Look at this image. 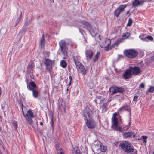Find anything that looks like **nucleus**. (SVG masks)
<instances>
[{
	"mask_svg": "<svg viewBox=\"0 0 154 154\" xmlns=\"http://www.w3.org/2000/svg\"><path fill=\"white\" fill-rule=\"evenodd\" d=\"M124 110L128 111H129L130 107L129 106L126 105H125L118 109L117 112H115L113 114L112 118V125L111 127L112 129L116 131H119L120 132L122 131V128L119 127L118 125V122L120 123H122L121 116H119V120L116 117V116H118L120 111Z\"/></svg>",
	"mask_w": 154,
	"mask_h": 154,
	"instance_id": "f257e3e1",
	"label": "nucleus"
},
{
	"mask_svg": "<svg viewBox=\"0 0 154 154\" xmlns=\"http://www.w3.org/2000/svg\"><path fill=\"white\" fill-rule=\"evenodd\" d=\"M92 111L88 106H86L84 109L83 115L86 125L90 129L94 128L96 125V122L92 119Z\"/></svg>",
	"mask_w": 154,
	"mask_h": 154,
	"instance_id": "f03ea898",
	"label": "nucleus"
},
{
	"mask_svg": "<svg viewBox=\"0 0 154 154\" xmlns=\"http://www.w3.org/2000/svg\"><path fill=\"white\" fill-rule=\"evenodd\" d=\"M82 24L83 25V27L88 30L93 37L96 35L98 36L99 35L97 33V29L96 27L90 24L86 21L83 22Z\"/></svg>",
	"mask_w": 154,
	"mask_h": 154,
	"instance_id": "7ed1b4c3",
	"label": "nucleus"
},
{
	"mask_svg": "<svg viewBox=\"0 0 154 154\" xmlns=\"http://www.w3.org/2000/svg\"><path fill=\"white\" fill-rule=\"evenodd\" d=\"M26 109L25 107H24V108L23 107H22V113L26 120V121L31 125H32L33 124V121L32 118H34L35 117V116L31 109H29L28 110L27 112L26 113H25L23 110V109Z\"/></svg>",
	"mask_w": 154,
	"mask_h": 154,
	"instance_id": "20e7f679",
	"label": "nucleus"
},
{
	"mask_svg": "<svg viewBox=\"0 0 154 154\" xmlns=\"http://www.w3.org/2000/svg\"><path fill=\"white\" fill-rule=\"evenodd\" d=\"M119 146L125 152L130 153L134 151V148L131 144L128 142L125 141L121 143Z\"/></svg>",
	"mask_w": 154,
	"mask_h": 154,
	"instance_id": "39448f33",
	"label": "nucleus"
},
{
	"mask_svg": "<svg viewBox=\"0 0 154 154\" xmlns=\"http://www.w3.org/2000/svg\"><path fill=\"white\" fill-rule=\"evenodd\" d=\"M97 40L99 43L100 46L102 48H107L111 43V41L109 39L104 38L102 40H101V38L100 35H98Z\"/></svg>",
	"mask_w": 154,
	"mask_h": 154,
	"instance_id": "423d86ee",
	"label": "nucleus"
},
{
	"mask_svg": "<svg viewBox=\"0 0 154 154\" xmlns=\"http://www.w3.org/2000/svg\"><path fill=\"white\" fill-rule=\"evenodd\" d=\"M124 54L129 58H133L138 55V52L133 49L127 50L124 51Z\"/></svg>",
	"mask_w": 154,
	"mask_h": 154,
	"instance_id": "0eeeda50",
	"label": "nucleus"
},
{
	"mask_svg": "<svg viewBox=\"0 0 154 154\" xmlns=\"http://www.w3.org/2000/svg\"><path fill=\"white\" fill-rule=\"evenodd\" d=\"M123 89L121 87H112L109 88V93L110 95L114 94L117 92H122Z\"/></svg>",
	"mask_w": 154,
	"mask_h": 154,
	"instance_id": "6e6552de",
	"label": "nucleus"
},
{
	"mask_svg": "<svg viewBox=\"0 0 154 154\" xmlns=\"http://www.w3.org/2000/svg\"><path fill=\"white\" fill-rule=\"evenodd\" d=\"M59 45L63 54L64 55H66L67 54L66 48L65 41L64 40H61L59 42Z\"/></svg>",
	"mask_w": 154,
	"mask_h": 154,
	"instance_id": "1a4fd4ad",
	"label": "nucleus"
},
{
	"mask_svg": "<svg viewBox=\"0 0 154 154\" xmlns=\"http://www.w3.org/2000/svg\"><path fill=\"white\" fill-rule=\"evenodd\" d=\"M126 7V5H120L117 8L115 12V15L116 16V17H118L120 14L123 11L124 9Z\"/></svg>",
	"mask_w": 154,
	"mask_h": 154,
	"instance_id": "9d476101",
	"label": "nucleus"
},
{
	"mask_svg": "<svg viewBox=\"0 0 154 154\" xmlns=\"http://www.w3.org/2000/svg\"><path fill=\"white\" fill-rule=\"evenodd\" d=\"M129 68L130 69L131 72L134 75H137L141 72V70L139 67L137 66L132 67L129 66Z\"/></svg>",
	"mask_w": 154,
	"mask_h": 154,
	"instance_id": "9b49d317",
	"label": "nucleus"
},
{
	"mask_svg": "<svg viewBox=\"0 0 154 154\" xmlns=\"http://www.w3.org/2000/svg\"><path fill=\"white\" fill-rule=\"evenodd\" d=\"M45 63L47 69L49 71H50L52 69V66L54 63V62L49 59H46Z\"/></svg>",
	"mask_w": 154,
	"mask_h": 154,
	"instance_id": "f8f14e48",
	"label": "nucleus"
},
{
	"mask_svg": "<svg viewBox=\"0 0 154 154\" xmlns=\"http://www.w3.org/2000/svg\"><path fill=\"white\" fill-rule=\"evenodd\" d=\"M79 71L83 74H85L86 73V70L84 66L80 63V64L75 65Z\"/></svg>",
	"mask_w": 154,
	"mask_h": 154,
	"instance_id": "ddd939ff",
	"label": "nucleus"
},
{
	"mask_svg": "<svg viewBox=\"0 0 154 154\" xmlns=\"http://www.w3.org/2000/svg\"><path fill=\"white\" fill-rule=\"evenodd\" d=\"M132 75L131 70L129 67V68L125 71L123 77L125 79H128L132 76Z\"/></svg>",
	"mask_w": 154,
	"mask_h": 154,
	"instance_id": "4468645a",
	"label": "nucleus"
},
{
	"mask_svg": "<svg viewBox=\"0 0 154 154\" xmlns=\"http://www.w3.org/2000/svg\"><path fill=\"white\" fill-rule=\"evenodd\" d=\"M85 52L87 60H91L93 55V51L91 50H88L86 51Z\"/></svg>",
	"mask_w": 154,
	"mask_h": 154,
	"instance_id": "2eb2a0df",
	"label": "nucleus"
},
{
	"mask_svg": "<svg viewBox=\"0 0 154 154\" xmlns=\"http://www.w3.org/2000/svg\"><path fill=\"white\" fill-rule=\"evenodd\" d=\"M72 57L75 65L80 64V62L79 61L80 57L77 53L74 54Z\"/></svg>",
	"mask_w": 154,
	"mask_h": 154,
	"instance_id": "dca6fc26",
	"label": "nucleus"
},
{
	"mask_svg": "<svg viewBox=\"0 0 154 154\" xmlns=\"http://www.w3.org/2000/svg\"><path fill=\"white\" fill-rule=\"evenodd\" d=\"M34 67V65L33 62L30 61L27 66V71L29 72L32 73L33 68Z\"/></svg>",
	"mask_w": 154,
	"mask_h": 154,
	"instance_id": "f3484780",
	"label": "nucleus"
},
{
	"mask_svg": "<svg viewBox=\"0 0 154 154\" xmlns=\"http://www.w3.org/2000/svg\"><path fill=\"white\" fill-rule=\"evenodd\" d=\"M143 2V0H134L133 2L132 5L133 6L136 7L142 5Z\"/></svg>",
	"mask_w": 154,
	"mask_h": 154,
	"instance_id": "a211bd4d",
	"label": "nucleus"
},
{
	"mask_svg": "<svg viewBox=\"0 0 154 154\" xmlns=\"http://www.w3.org/2000/svg\"><path fill=\"white\" fill-rule=\"evenodd\" d=\"M101 143L99 141H97L96 143H94L93 146L94 149L96 150H100L101 148Z\"/></svg>",
	"mask_w": 154,
	"mask_h": 154,
	"instance_id": "6ab92c4d",
	"label": "nucleus"
},
{
	"mask_svg": "<svg viewBox=\"0 0 154 154\" xmlns=\"http://www.w3.org/2000/svg\"><path fill=\"white\" fill-rule=\"evenodd\" d=\"M104 99H101L100 97H98L96 99L95 102L96 103H98L101 106L103 105V104H105V103H104Z\"/></svg>",
	"mask_w": 154,
	"mask_h": 154,
	"instance_id": "aec40b11",
	"label": "nucleus"
},
{
	"mask_svg": "<svg viewBox=\"0 0 154 154\" xmlns=\"http://www.w3.org/2000/svg\"><path fill=\"white\" fill-rule=\"evenodd\" d=\"M56 148L58 154H65L62 149L59 145L56 146Z\"/></svg>",
	"mask_w": 154,
	"mask_h": 154,
	"instance_id": "412c9836",
	"label": "nucleus"
},
{
	"mask_svg": "<svg viewBox=\"0 0 154 154\" xmlns=\"http://www.w3.org/2000/svg\"><path fill=\"white\" fill-rule=\"evenodd\" d=\"M60 65L63 68H66L67 66V63L64 60H62L61 61Z\"/></svg>",
	"mask_w": 154,
	"mask_h": 154,
	"instance_id": "4be33fe9",
	"label": "nucleus"
},
{
	"mask_svg": "<svg viewBox=\"0 0 154 154\" xmlns=\"http://www.w3.org/2000/svg\"><path fill=\"white\" fill-rule=\"evenodd\" d=\"M133 134L131 132H128L124 134L123 136L125 138H127L132 135Z\"/></svg>",
	"mask_w": 154,
	"mask_h": 154,
	"instance_id": "5701e85b",
	"label": "nucleus"
},
{
	"mask_svg": "<svg viewBox=\"0 0 154 154\" xmlns=\"http://www.w3.org/2000/svg\"><path fill=\"white\" fill-rule=\"evenodd\" d=\"M32 91L33 97L35 98H37L38 96V91L34 89H32Z\"/></svg>",
	"mask_w": 154,
	"mask_h": 154,
	"instance_id": "b1692460",
	"label": "nucleus"
},
{
	"mask_svg": "<svg viewBox=\"0 0 154 154\" xmlns=\"http://www.w3.org/2000/svg\"><path fill=\"white\" fill-rule=\"evenodd\" d=\"M144 41H152L153 40V38L151 36H148L145 37L144 38Z\"/></svg>",
	"mask_w": 154,
	"mask_h": 154,
	"instance_id": "393cba45",
	"label": "nucleus"
},
{
	"mask_svg": "<svg viewBox=\"0 0 154 154\" xmlns=\"http://www.w3.org/2000/svg\"><path fill=\"white\" fill-rule=\"evenodd\" d=\"M130 35V34L128 32H126L124 33L122 35V38L123 39H126Z\"/></svg>",
	"mask_w": 154,
	"mask_h": 154,
	"instance_id": "a878e982",
	"label": "nucleus"
},
{
	"mask_svg": "<svg viewBox=\"0 0 154 154\" xmlns=\"http://www.w3.org/2000/svg\"><path fill=\"white\" fill-rule=\"evenodd\" d=\"M73 154H81L79 150L77 148H75L72 150Z\"/></svg>",
	"mask_w": 154,
	"mask_h": 154,
	"instance_id": "bb28decb",
	"label": "nucleus"
},
{
	"mask_svg": "<svg viewBox=\"0 0 154 154\" xmlns=\"http://www.w3.org/2000/svg\"><path fill=\"white\" fill-rule=\"evenodd\" d=\"M45 38L44 36L43 35L42 36L41 38V39L40 41V45L42 47L44 46V44H45Z\"/></svg>",
	"mask_w": 154,
	"mask_h": 154,
	"instance_id": "cd10ccee",
	"label": "nucleus"
},
{
	"mask_svg": "<svg viewBox=\"0 0 154 154\" xmlns=\"http://www.w3.org/2000/svg\"><path fill=\"white\" fill-rule=\"evenodd\" d=\"M101 148L100 149V150L102 152H105L107 149V147L103 146L102 143H101Z\"/></svg>",
	"mask_w": 154,
	"mask_h": 154,
	"instance_id": "c85d7f7f",
	"label": "nucleus"
},
{
	"mask_svg": "<svg viewBox=\"0 0 154 154\" xmlns=\"http://www.w3.org/2000/svg\"><path fill=\"white\" fill-rule=\"evenodd\" d=\"M100 54V52H97L93 59L94 62H96Z\"/></svg>",
	"mask_w": 154,
	"mask_h": 154,
	"instance_id": "c756f323",
	"label": "nucleus"
},
{
	"mask_svg": "<svg viewBox=\"0 0 154 154\" xmlns=\"http://www.w3.org/2000/svg\"><path fill=\"white\" fill-rule=\"evenodd\" d=\"M132 23V20L130 18L129 19L128 21V23L127 24V26H130Z\"/></svg>",
	"mask_w": 154,
	"mask_h": 154,
	"instance_id": "7c9ffc66",
	"label": "nucleus"
},
{
	"mask_svg": "<svg viewBox=\"0 0 154 154\" xmlns=\"http://www.w3.org/2000/svg\"><path fill=\"white\" fill-rule=\"evenodd\" d=\"M88 86L90 88H91L94 86V84L92 82H90L88 84Z\"/></svg>",
	"mask_w": 154,
	"mask_h": 154,
	"instance_id": "2f4dec72",
	"label": "nucleus"
},
{
	"mask_svg": "<svg viewBox=\"0 0 154 154\" xmlns=\"http://www.w3.org/2000/svg\"><path fill=\"white\" fill-rule=\"evenodd\" d=\"M29 85L32 87L35 88L36 86V84L34 82H31L29 83Z\"/></svg>",
	"mask_w": 154,
	"mask_h": 154,
	"instance_id": "473e14b6",
	"label": "nucleus"
},
{
	"mask_svg": "<svg viewBox=\"0 0 154 154\" xmlns=\"http://www.w3.org/2000/svg\"><path fill=\"white\" fill-rule=\"evenodd\" d=\"M148 91L149 92H152L154 91V87H150Z\"/></svg>",
	"mask_w": 154,
	"mask_h": 154,
	"instance_id": "72a5a7b5",
	"label": "nucleus"
},
{
	"mask_svg": "<svg viewBox=\"0 0 154 154\" xmlns=\"http://www.w3.org/2000/svg\"><path fill=\"white\" fill-rule=\"evenodd\" d=\"M81 149L82 152H85L87 150V149L85 146H81Z\"/></svg>",
	"mask_w": 154,
	"mask_h": 154,
	"instance_id": "f704fd0d",
	"label": "nucleus"
},
{
	"mask_svg": "<svg viewBox=\"0 0 154 154\" xmlns=\"http://www.w3.org/2000/svg\"><path fill=\"white\" fill-rule=\"evenodd\" d=\"M122 40V39H120L119 40L117 41H116L115 43L114 44L113 46H117L120 42H121Z\"/></svg>",
	"mask_w": 154,
	"mask_h": 154,
	"instance_id": "c9c22d12",
	"label": "nucleus"
},
{
	"mask_svg": "<svg viewBox=\"0 0 154 154\" xmlns=\"http://www.w3.org/2000/svg\"><path fill=\"white\" fill-rule=\"evenodd\" d=\"M101 108L102 109L103 111H105L106 110V105L105 104H103V105H101Z\"/></svg>",
	"mask_w": 154,
	"mask_h": 154,
	"instance_id": "e433bc0d",
	"label": "nucleus"
},
{
	"mask_svg": "<svg viewBox=\"0 0 154 154\" xmlns=\"http://www.w3.org/2000/svg\"><path fill=\"white\" fill-rule=\"evenodd\" d=\"M129 126L128 125H125L123 127V129L124 130H126L129 128Z\"/></svg>",
	"mask_w": 154,
	"mask_h": 154,
	"instance_id": "4c0bfd02",
	"label": "nucleus"
},
{
	"mask_svg": "<svg viewBox=\"0 0 154 154\" xmlns=\"http://www.w3.org/2000/svg\"><path fill=\"white\" fill-rule=\"evenodd\" d=\"M27 88L29 90H31L32 91V89H33V88H31V87H30V85H27Z\"/></svg>",
	"mask_w": 154,
	"mask_h": 154,
	"instance_id": "58836bf2",
	"label": "nucleus"
},
{
	"mask_svg": "<svg viewBox=\"0 0 154 154\" xmlns=\"http://www.w3.org/2000/svg\"><path fill=\"white\" fill-rule=\"evenodd\" d=\"M12 123L15 127H16L17 125V123L16 121H14L12 122Z\"/></svg>",
	"mask_w": 154,
	"mask_h": 154,
	"instance_id": "ea45409f",
	"label": "nucleus"
},
{
	"mask_svg": "<svg viewBox=\"0 0 154 154\" xmlns=\"http://www.w3.org/2000/svg\"><path fill=\"white\" fill-rule=\"evenodd\" d=\"M142 137L143 140H146L148 138V137L146 136H142Z\"/></svg>",
	"mask_w": 154,
	"mask_h": 154,
	"instance_id": "a19ab883",
	"label": "nucleus"
},
{
	"mask_svg": "<svg viewBox=\"0 0 154 154\" xmlns=\"http://www.w3.org/2000/svg\"><path fill=\"white\" fill-rule=\"evenodd\" d=\"M138 98V96H135L133 99L134 101H136Z\"/></svg>",
	"mask_w": 154,
	"mask_h": 154,
	"instance_id": "79ce46f5",
	"label": "nucleus"
},
{
	"mask_svg": "<svg viewBox=\"0 0 154 154\" xmlns=\"http://www.w3.org/2000/svg\"><path fill=\"white\" fill-rule=\"evenodd\" d=\"M140 87L141 88H143L144 87V83H141L140 84Z\"/></svg>",
	"mask_w": 154,
	"mask_h": 154,
	"instance_id": "37998d69",
	"label": "nucleus"
},
{
	"mask_svg": "<svg viewBox=\"0 0 154 154\" xmlns=\"http://www.w3.org/2000/svg\"><path fill=\"white\" fill-rule=\"evenodd\" d=\"M139 38H140V39L142 40H143V41H144V38H145V37L144 38H143L142 36H141V35H140V36H139Z\"/></svg>",
	"mask_w": 154,
	"mask_h": 154,
	"instance_id": "c03bdc74",
	"label": "nucleus"
},
{
	"mask_svg": "<svg viewBox=\"0 0 154 154\" xmlns=\"http://www.w3.org/2000/svg\"><path fill=\"white\" fill-rule=\"evenodd\" d=\"M69 80H70V82H71L72 80V77L71 76H70L69 77Z\"/></svg>",
	"mask_w": 154,
	"mask_h": 154,
	"instance_id": "a18cd8bd",
	"label": "nucleus"
},
{
	"mask_svg": "<svg viewBox=\"0 0 154 154\" xmlns=\"http://www.w3.org/2000/svg\"><path fill=\"white\" fill-rule=\"evenodd\" d=\"M146 140H143V143H145V144H146Z\"/></svg>",
	"mask_w": 154,
	"mask_h": 154,
	"instance_id": "49530a36",
	"label": "nucleus"
},
{
	"mask_svg": "<svg viewBox=\"0 0 154 154\" xmlns=\"http://www.w3.org/2000/svg\"><path fill=\"white\" fill-rule=\"evenodd\" d=\"M21 16H22V13L20 12V15L19 20L21 18Z\"/></svg>",
	"mask_w": 154,
	"mask_h": 154,
	"instance_id": "de8ad7c7",
	"label": "nucleus"
},
{
	"mask_svg": "<svg viewBox=\"0 0 154 154\" xmlns=\"http://www.w3.org/2000/svg\"><path fill=\"white\" fill-rule=\"evenodd\" d=\"M152 60L154 61V55L151 58Z\"/></svg>",
	"mask_w": 154,
	"mask_h": 154,
	"instance_id": "09e8293b",
	"label": "nucleus"
},
{
	"mask_svg": "<svg viewBox=\"0 0 154 154\" xmlns=\"http://www.w3.org/2000/svg\"><path fill=\"white\" fill-rule=\"evenodd\" d=\"M71 82H70V81L69 82V83L68 84V85H69V86H70L71 85Z\"/></svg>",
	"mask_w": 154,
	"mask_h": 154,
	"instance_id": "8fccbe9b",
	"label": "nucleus"
},
{
	"mask_svg": "<svg viewBox=\"0 0 154 154\" xmlns=\"http://www.w3.org/2000/svg\"><path fill=\"white\" fill-rule=\"evenodd\" d=\"M43 123L42 122H40V125H43Z\"/></svg>",
	"mask_w": 154,
	"mask_h": 154,
	"instance_id": "3c124183",
	"label": "nucleus"
},
{
	"mask_svg": "<svg viewBox=\"0 0 154 154\" xmlns=\"http://www.w3.org/2000/svg\"><path fill=\"white\" fill-rule=\"evenodd\" d=\"M50 1L51 2L53 3L54 2V0H50Z\"/></svg>",
	"mask_w": 154,
	"mask_h": 154,
	"instance_id": "603ef678",
	"label": "nucleus"
},
{
	"mask_svg": "<svg viewBox=\"0 0 154 154\" xmlns=\"http://www.w3.org/2000/svg\"><path fill=\"white\" fill-rule=\"evenodd\" d=\"M79 30H80V32H81L82 34H83V31H80V29H79Z\"/></svg>",
	"mask_w": 154,
	"mask_h": 154,
	"instance_id": "864d4df0",
	"label": "nucleus"
},
{
	"mask_svg": "<svg viewBox=\"0 0 154 154\" xmlns=\"http://www.w3.org/2000/svg\"><path fill=\"white\" fill-rule=\"evenodd\" d=\"M134 154H137V151H136L134 152Z\"/></svg>",
	"mask_w": 154,
	"mask_h": 154,
	"instance_id": "5fc2aeb1",
	"label": "nucleus"
},
{
	"mask_svg": "<svg viewBox=\"0 0 154 154\" xmlns=\"http://www.w3.org/2000/svg\"><path fill=\"white\" fill-rule=\"evenodd\" d=\"M51 123H52V124H53V121L52 119H51Z\"/></svg>",
	"mask_w": 154,
	"mask_h": 154,
	"instance_id": "6e6d98bb",
	"label": "nucleus"
},
{
	"mask_svg": "<svg viewBox=\"0 0 154 154\" xmlns=\"http://www.w3.org/2000/svg\"><path fill=\"white\" fill-rule=\"evenodd\" d=\"M1 89L0 88V95H1Z\"/></svg>",
	"mask_w": 154,
	"mask_h": 154,
	"instance_id": "4d7b16f0",
	"label": "nucleus"
},
{
	"mask_svg": "<svg viewBox=\"0 0 154 154\" xmlns=\"http://www.w3.org/2000/svg\"><path fill=\"white\" fill-rule=\"evenodd\" d=\"M25 23L26 24H28V23L27 22H25Z\"/></svg>",
	"mask_w": 154,
	"mask_h": 154,
	"instance_id": "13d9d810",
	"label": "nucleus"
},
{
	"mask_svg": "<svg viewBox=\"0 0 154 154\" xmlns=\"http://www.w3.org/2000/svg\"><path fill=\"white\" fill-rule=\"evenodd\" d=\"M31 78L32 79H33V78H32V77H33L32 76H31Z\"/></svg>",
	"mask_w": 154,
	"mask_h": 154,
	"instance_id": "bf43d9fd",
	"label": "nucleus"
},
{
	"mask_svg": "<svg viewBox=\"0 0 154 154\" xmlns=\"http://www.w3.org/2000/svg\"><path fill=\"white\" fill-rule=\"evenodd\" d=\"M154 154V151H153V154Z\"/></svg>",
	"mask_w": 154,
	"mask_h": 154,
	"instance_id": "052dcab7",
	"label": "nucleus"
},
{
	"mask_svg": "<svg viewBox=\"0 0 154 154\" xmlns=\"http://www.w3.org/2000/svg\"><path fill=\"white\" fill-rule=\"evenodd\" d=\"M20 38H21V35H20Z\"/></svg>",
	"mask_w": 154,
	"mask_h": 154,
	"instance_id": "680f3d73",
	"label": "nucleus"
},
{
	"mask_svg": "<svg viewBox=\"0 0 154 154\" xmlns=\"http://www.w3.org/2000/svg\"><path fill=\"white\" fill-rule=\"evenodd\" d=\"M63 59H65V57H63Z\"/></svg>",
	"mask_w": 154,
	"mask_h": 154,
	"instance_id": "e2e57ef3",
	"label": "nucleus"
},
{
	"mask_svg": "<svg viewBox=\"0 0 154 154\" xmlns=\"http://www.w3.org/2000/svg\"><path fill=\"white\" fill-rule=\"evenodd\" d=\"M128 12H127V14H128Z\"/></svg>",
	"mask_w": 154,
	"mask_h": 154,
	"instance_id": "0e129e2a",
	"label": "nucleus"
},
{
	"mask_svg": "<svg viewBox=\"0 0 154 154\" xmlns=\"http://www.w3.org/2000/svg\"><path fill=\"white\" fill-rule=\"evenodd\" d=\"M36 122L37 123V121H36Z\"/></svg>",
	"mask_w": 154,
	"mask_h": 154,
	"instance_id": "69168bd1",
	"label": "nucleus"
}]
</instances>
